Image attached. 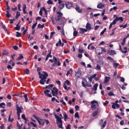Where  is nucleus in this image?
Masks as SVG:
<instances>
[{"instance_id":"obj_1","label":"nucleus","mask_w":129,"mask_h":129,"mask_svg":"<svg viewBox=\"0 0 129 129\" xmlns=\"http://www.w3.org/2000/svg\"><path fill=\"white\" fill-rule=\"evenodd\" d=\"M42 73L43 74H41L40 72H38L39 78L41 79L39 81V83L41 84V85H44L45 82H46V79H47V77H48V73L46 72H42Z\"/></svg>"},{"instance_id":"obj_2","label":"nucleus","mask_w":129,"mask_h":129,"mask_svg":"<svg viewBox=\"0 0 129 129\" xmlns=\"http://www.w3.org/2000/svg\"><path fill=\"white\" fill-rule=\"evenodd\" d=\"M54 117L56 119V122L58 127L59 128H63V122L62 121L63 116H62V114H60L59 116L58 115L55 114Z\"/></svg>"},{"instance_id":"obj_3","label":"nucleus","mask_w":129,"mask_h":129,"mask_svg":"<svg viewBox=\"0 0 129 129\" xmlns=\"http://www.w3.org/2000/svg\"><path fill=\"white\" fill-rule=\"evenodd\" d=\"M54 63L52 64L53 67H55V66H60L61 65V62L59 58H57L56 57H53Z\"/></svg>"},{"instance_id":"obj_4","label":"nucleus","mask_w":129,"mask_h":129,"mask_svg":"<svg viewBox=\"0 0 129 129\" xmlns=\"http://www.w3.org/2000/svg\"><path fill=\"white\" fill-rule=\"evenodd\" d=\"M57 14V18H55V20L56 22H60V20L63 19L62 17H63V13L58 11L56 13Z\"/></svg>"},{"instance_id":"obj_5","label":"nucleus","mask_w":129,"mask_h":129,"mask_svg":"<svg viewBox=\"0 0 129 129\" xmlns=\"http://www.w3.org/2000/svg\"><path fill=\"white\" fill-rule=\"evenodd\" d=\"M103 123V124H102ZM107 123V122L106 121V120H105V121H104L103 122V120H102V119H101L99 121V125H101V129H103L105 127V126H106V124Z\"/></svg>"},{"instance_id":"obj_6","label":"nucleus","mask_w":129,"mask_h":129,"mask_svg":"<svg viewBox=\"0 0 129 129\" xmlns=\"http://www.w3.org/2000/svg\"><path fill=\"white\" fill-rule=\"evenodd\" d=\"M83 80L84 82V81L82 82V84L83 87H91L92 86V85H91V84L88 83V82H87V80H86V79H84ZM85 82H86V84H85Z\"/></svg>"},{"instance_id":"obj_7","label":"nucleus","mask_w":129,"mask_h":129,"mask_svg":"<svg viewBox=\"0 0 129 129\" xmlns=\"http://www.w3.org/2000/svg\"><path fill=\"white\" fill-rule=\"evenodd\" d=\"M51 93L52 96H57L58 95V89L55 87H53L52 89H51Z\"/></svg>"},{"instance_id":"obj_8","label":"nucleus","mask_w":129,"mask_h":129,"mask_svg":"<svg viewBox=\"0 0 129 129\" xmlns=\"http://www.w3.org/2000/svg\"><path fill=\"white\" fill-rule=\"evenodd\" d=\"M95 104H98V102L95 100H93L91 102V104H92L91 107L93 110L96 109V105Z\"/></svg>"},{"instance_id":"obj_9","label":"nucleus","mask_w":129,"mask_h":129,"mask_svg":"<svg viewBox=\"0 0 129 129\" xmlns=\"http://www.w3.org/2000/svg\"><path fill=\"white\" fill-rule=\"evenodd\" d=\"M16 110H17V114L18 116V117H20V115H21V113L22 112V108H21L18 104L16 105Z\"/></svg>"},{"instance_id":"obj_10","label":"nucleus","mask_w":129,"mask_h":129,"mask_svg":"<svg viewBox=\"0 0 129 129\" xmlns=\"http://www.w3.org/2000/svg\"><path fill=\"white\" fill-rule=\"evenodd\" d=\"M119 51H120L121 53H123V54H125L127 53V50H127V48L126 47H124L123 48V50H122L121 45L120 44H119Z\"/></svg>"},{"instance_id":"obj_11","label":"nucleus","mask_w":129,"mask_h":129,"mask_svg":"<svg viewBox=\"0 0 129 129\" xmlns=\"http://www.w3.org/2000/svg\"><path fill=\"white\" fill-rule=\"evenodd\" d=\"M65 6L67 9H68V10H70L71 8H72L73 4H72V3L71 2H67L65 3Z\"/></svg>"},{"instance_id":"obj_12","label":"nucleus","mask_w":129,"mask_h":129,"mask_svg":"<svg viewBox=\"0 0 129 129\" xmlns=\"http://www.w3.org/2000/svg\"><path fill=\"white\" fill-rule=\"evenodd\" d=\"M34 118H35V119H36L37 120V121H38L39 124H40V125H44V124H45V122L43 121L41 122V121H40V118H39V117H38L36 115H33Z\"/></svg>"},{"instance_id":"obj_13","label":"nucleus","mask_w":129,"mask_h":129,"mask_svg":"<svg viewBox=\"0 0 129 129\" xmlns=\"http://www.w3.org/2000/svg\"><path fill=\"white\" fill-rule=\"evenodd\" d=\"M49 92H50V90H45L44 91V93L46 96H47V97L51 98L52 94H49Z\"/></svg>"},{"instance_id":"obj_14","label":"nucleus","mask_w":129,"mask_h":129,"mask_svg":"<svg viewBox=\"0 0 129 129\" xmlns=\"http://www.w3.org/2000/svg\"><path fill=\"white\" fill-rule=\"evenodd\" d=\"M107 54L110 55V56H112L113 55H115L116 54V52L113 50H107Z\"/></svg>"},{"instance_id":"obj_15","label":"nucleus","mask_w":129,"mask_h":129,"mask_svg":"<svg viewBox=\"0 0 129 129\" xmlns=\"http://www.w3.org/2000/svg\"><path fill=\"white\" fill-rule=\"evenodd\" d=\"M115 106H116L117 108H119V107H120V106H119L118 104L115 103H112V108H113V109H115V108H116Z\"/></svg>"},{"instance_id":"obj_16","label":"nucleus","mask_w":129,"mask_h":129,"mask_svg":"<svg viewBox=\"0 0 129 129\" xmlns=\"http://www.w3.org/2000/svg\"><path fill=\"white\" fill-rule=\"evenodd\" d=\"M76 11H77L79 14H82V10L80 9L79 6L78 5H76V8H75Z\"/></svg>"},{"instance_id":"obj_17","label":"nucleus","mask_w":129,"mask_h":129,"mask_svg":"<svg viewBox=\"0 0 129 129\" xmlns=\"http://www.w3.org/2000/svg\"><path fill=\"white\" fill-rule=\"evenodd\" d=\"M91 29H92L91 24L87 23L86 25V29L87 30V31H89V30H91Z\"/></svg>"},{"instance_id":"obj_18","label":"nucleus","mask_w":129,"mask_h":129,"mask_svg":"<svg viewBox=\"0 0 129 129\" xmlns=\"http://www.w3.org/2000/svg\"><path fill=\"white\" fill-rule=\"evenodd\" d=\"M87 32V29L85 28H80V34H83L84 33H86Z\"/></svg>"},{"instance_id":"obj_19","label":"nucleus","mask_w":129,"mask_h":129,"mask_svg":"<svg viewBox=\"0 0 129 129\" xmlns=\"http://www.w3.org/2000/svg\"><path fill=\"white\" fill-rule=\"evenodd\" d=\"M81 72H80V71H79L76 73L75 76L76 77H77V78H80V76H81Z\"/></svg>"},{"instance_id":"obj_20","label":"nucleus","mask_w":129,"mask_h":129,"mask_svg":"<svg viewBox=\"0 0 129 129\" xmlns=\"http://www.w3.org/2000/svg\"><path fill=\"white\" fill-rule=\"evenodd\" d=\"M98 87V84L96 83L93 86V88L92 89V90H94V91H96L97 90V88Z\"/></svg>"},{"instance_id":"obj_21","label":"nucleus","mask_w":129,"mask_h":129,"mask_svg":"<svg viewBox=\"0 0 129 129\" xmlns=\"http://www.w3.org/2000/svg\"><path fill=\"white\" fill-rule=\"evenodd\" d=\"M116 22H118V21H121L120 23H121V22H123V19L122 17H116L115 19Z\"/></svg>"},{"instance_id":"obj_22","label":"nucleus","mask_w":129,"mask_h":129,"mask_svg":"<svg viewBox=\"0 0 129 129\" xmlns=\"http://www.w3.org/2000/svg\"><path fill=\"white\" fill-rule=\"evenodd\" d=\"M20 22L16 25V27H15V29L16 31H20L21 30V26H19Z\"/></svg>"},{"instance_id":"obj_23","label":"nucleus","mask_w":129,"mask_h":129,"mask_svg":"<svg viewBox=\"0 0 129 129\" xmlns=\"http://www.w3.org/2000/svg\"><path fill=\"white\" fill-rule=\"evenodd\" d=\"M63 118H64V121H67V119H68V115H67V114H66V112H64L63 113Z\"/></svg>"},{"instance_id":"obj_24","label":"nucleus","mask_w":129,"mask_h":129,"mask_svg":"<svg viewBox=\"0 0 129 129\" xmlns=\"http://www.w3.org/2000/svg\"><path fill=\"white\" fill-rule=\"evenodd\" d=\"M97 8L98 9H102L103 8H104V5L102 4L101 3H99L98 4Z\"/></svg>"},{"instance_id":"obj_25","label":"nucleus","mask_w":129,"mask_h":129,"mask_svg":"<svg viewBox=\"0 0 129 129\" xmlns=\"http://www.w3.org/2000/svg\"><path fill=\"white\" fill-rule=\"evenodd\" d=\"M64 7H65V4H64L63 3L60 4V5L58 7L59 10H63V9H64Z\"/></svg>"},{"instance_id":"obj_26","label":"nucleus","mask_w":129,"mask_h":129,"mask_svg":"<svg viewBox=\"0 0 129 129\" xmlns=\"http://www.w3.org/2000/svg\"><path fill=\"white\" fill-rule=\"evenodd\" d=\"M110 79V78L109 77H106L105 78V80H104V83H107V82H108V81H109V80Z\"/></svg>"},{"instance_id":"obj_27","label":"nucleus","mask_w":129,"mask_h":129,"mask_svg":"<svg viewBox=\"0 0 129 129\" xmlns=\"http://www.w3.org/2000/svg\"><path fill=\"white\" fill-rule=\"evenodd\" d=\"M20 16H21V12L18 11L16 13V15L15 16V19H19V17H20Z\"/></svg>"},{"instance_id":"obj_28","label":"nucleus","mask_w":129,"mask_h":129,"mask_svg":"<svg viewBox=\"0 0 129 129\" xmlns=\"http://www.w3.org/2000/svg\"><path fill=\"white\" fill-rule=\"evenodd\" d=\"M22 59H24V56L23 55V54H19V56L18 57L17 60V61H19L20 60H22Z\"/></svg>"},{"instance_id":"obj_29","label":"nucleus","mask_w":129,"mask_h":129,"mask_svg":"<svg viewBox=\"0 0 129 129\" xmlns=\"http://www.w3.org/2000/svg\"><path fill=\"white\" fill-rule=\"evenodd\" d=\"M116 30V27L114 28L112 30V33L110 34V36H113L114 35V33H115V31Z\"/></svg>"},{"instance_id":"obj_30","label":"nucleus","mask_w":129,"mask_h":129,"mask_svg":"<svg viewBox=\"0 0 129 129\" xmlns=\"http://www.w3.org/2000/svg\"><path fill=\"white\" fill-rule=\"evenodd\" d=\"M95 69H96V70L100 71V70H101V67L100 66H99V64H97Z\"/></svg>"},{"instance_id":"obj_31","label":"nucleus","mask_w":129,"mask_h":129,"mask_svg":"<svg viewBox=\"0 0 129 129\" xmlns=\"http://www.w3.org/2000/svg\"><path fill=\"white\" fill-rule=\"evenodd\" d=\"M97 114H98V111H95L92 113V116H93L94 117L96 116V115H97Z\"/></svg>"},{"instance_id":"obj_32","label":"nucleus","mask_w":129,"mask_h":129,"mask_svg":"<svg viewBox=\"0 0 129 129\" xmlns=\"http://www.w3.org/2000/svg\"><path fill=\"white\" fill-rule=\"evenodd\" d=\"M60 25H64L65 24V19H60Z\"/></svg>"},{"instance_id":"obj_33","label":"nucleus","mask_w":129,"mask_h":129,"mask_svg":"<svg viewBox=\"0 0 129 129\" xmlns=\"http://www.w3.org/2000/svg\"><path fill=\"white\" fill-rule=\"evenodd\" d=\"M24 97L25 99V102H28V95H27V94H25L24 95Z\"/></svg>"},{"instance_id":"obj_34","label":"nucleus","mask_w":129,"mask_h":129,"mask_svg":"<svg viewBox=\"0 0 129 129\" xmlns=\"http://www.w3.org/2000/svg\"><path fill=\"white\" fill-rule=\"evenodd\" d=\"M5 106H6V103L4 102L0 103V107L2 108H5Z\"/></svg>"},{"instance_id":"obj_35","label":"nucleus","mask_w":129,"mask_h":129,"mask_svg":"<svg viewBox=\"0 0 129 129\" xmlns=\"http://www.w3.org/2000/svg\"><path fill=\"white\" fill-rule=\"evenodd\" d=\"M37 24H38V22H37V21L35 23L33 24V25L32 26V30H35V28H36V26H37Z\"/></svg>"},{"instance_id":"obj_36","label":"nucleus","mask_w":129,"mask_h":129,"mask_svg":"<svg viewBox=\"0 0 129 129\" xmlns=\"http://www.w3.org/2000/svg\"><path fill=\"white\" fill-rule=\"evenodd\" d=\"M52 53V50H50L49 51L48 54L46 55L48 58L50 57V58H52V55H51V53Z\"/></svg>"},{"instance_id":"obj_37","label":"nucleus","mask_w":129,"mask_h":129,"mask_svg":"<svg viewBox=\"0 0 129 129\" xmlns=\"http://www.w3.org/2000/svg\"><path fill=\"white\" fill-rule=\"evenodd\" d=\"M108 96H114V93L113 92H110L108 93Z\"/></svg>"},{"instance_id":"obj_38","label":"nucleus","mask_w":129,"mask_h":129,"mask_svg":"<svg viewBox=\"0 0 129 129\" xmlns=\"http://www.w3.org/2000/svg\"><path fill=\"white\" fill-rule=\"evenodd\" d=\"M71 72H72V68L70 69V70L68 71L66 75L67 76H68V75H69V74H70V73H71Z\"/></svg>"},{"instance_id":"obj_39","label":"nucleus","mask_w":129,"mask_h":129,"mask_svg":"<svg viewBox=\"0 0 129 129\" xmlns=\"http://www.w3.org/2000/svg\"><path fill=\"white\" fill-rule=\"evenodd\" d=\"M11 114L9 115L8 121H11V122H13V121H14V118H12V119H11Z\"/></svg>"},{"instance_id":"obj_40","label":"nucleus","mask_w":129,"mask_h":129,"mask_svg":"<svg viewBox=\"0 0 129 129\" xmlns=\"http://www.w3.org/2000/svg\"><path fill=\"white\" fill-rule=\"evenodd\" d=\"M16 37H17L18 38H20V37H21L22 34H21V33L19 32H16Z\"/></svg>"},{"instance_id":"obj_41","label":"nucleus","mask_w":129,"mask_h":129,"mask_svg":"<svg viewBox=\"0 0 129 129\" xmlns=\"http://www.w3.org/2000/svg\"><path fill=\"white\" fill-rule=\"evenodd\" d=\"M78 35V31H74L73 33V36L74 37H76Z\"/></svg>"},{"instance_id":"obj_42","label":"nucleus","mask_w":129,"mask_h":129,"mask_svg":"<svg viewBox=\"0 0 129 129\" xmlns=\"http://www.w3.org/2000/svg\"><path fill=\"white\" fill-rule=\"evenodd\" d=\"M53 86H54V85L53 84H49L48 85V89H50V90H52V88H53Z\"/></svg>"},{"instance_id":"obj_43","label":"nucleus","mask_w":129,"mask_h":129,"mask_svg":"<svg viewBox=\"0 0 129 129\" xmlns=\"http://www.w3.org/2000/svg\"><path fill=\"white\" fill-rule=\"evenodd\" d=\"M106 31V28H104L103 30L100 33V35L102 36V35H103Z\"/></svg>"},{"instance_id":"obj_44","label":"nucleus","mask_w":129,"mask_h":129,"mask_svg":"<svg viewBox=\"0 0 129 129\" xmlns=\"http://www.w3.org/2000/svg\"><path fill=\"white\" fill-rule=\"evenodd\" d=\"M75 117H77V118H79V113L78 112L75 113Z\"/></svg>"},{"instance_id":"obj_45","label":"nucleus","mask_w":129,"mask_h":129,"mask_svg":"<svg viewBox=\"0 0 129 129\" xmlns=\"http://www.w3.org/2000/svg\"><path fill=\"white\" fill-rule=\"evenodd\" d=\"M51 23H52V25H55V21L54 20V17H52L51 18Z\"/></svg>"},{"instance_id":"obj_46","label":"nucleus","mask_w":129,"mask_h":129,"mask_svg":"<svg viewBox=\"0 0 129 129\" xmlns=\"http://www.w3.org/2000/svg\"><path fill=\"white\" fill-rule=\"evenodd\" d=\"M118 65H119V63H114L113 64V67H115V68H116V67H117V66H118Z\"/></svg>"},{"instance_id":"obj_47","label":"nucleus","mask_w":129,"mask_h":129,"mask_svg":"<svg viewBox=\"0 0 129 129\" xmlns=\"http://www.w3.org/2000/svg\"><path fill=\"white\" fill-rule=\"evenodd\" d=\"M7 106H8V107H12V103L11 102L7 103Z\"/></svg>"},{"instance_id":"obj_48","label":"nucleus","mask_w":129,"mask_h":129,"mask_svg":"<svg viewBox=\"0 0 129 129\" xmlns=\"http://www.w3.org/2000/svg\"><path fill=\"white\" fill-rule=\"evenodd\" d=\"M47 3L48 5H53V2L52 0H48Z\"/></svg>"},{"instance_id":"obj_49","label":"nucleus","mask_w":129,"mask_h":129,"mask_svg":"<svg viewBox=\"0 0 129 129\" xmlns=\"http://www.w3.org/2000/svg\"><path fill=\"white\" fill-rule=\"evenodd\" d=\"M107 60H109V61L113 60V58L110 56L107 57Z\"/></svg>"},{"instance_id":"obj_50","label":"nucleus","mask_w":129,"mask_h":129,"mask_svg":"<svg viewBox=\"0 0 129 129\" xmlns=\"http://www.w3.org/2000/svg\"><path fill=\"white\" fill-rule=\"evenodd\" d=\"M2 28L4 29V31H5V32H7V31H8V29H7V27L5 25H2Z\"/></svg>"},{"instance_id":"obj_51","label":"nucleus","mask_w":129,"mask_h":129,"mask_svg":"<svg viewBox=\"0 0 129 129\" xmlns=\"http://www.w3.org/2000/svg\"><path fill=\"white\" fill-rule=\"evenodd\" d=\"M25 72L26 74H29V73H30V70L28 69H26Z\"/></svg>"},{"instance_id":"obj_52","label":"nucleus","mask_w":129,"mask_h":129,"mask_svg":"<svg viewBox=\"0 0 129 129\" xmlns=\"http://www.w3.org/2000/svg\"><path fill=\"white\" fill-rule=\"evenodd\" d=\"M30 124H32L34 127H37V124L34 123L33 122H30Z\"/></svg>"},{"instance_id":"obj_53","label":"nucleus","mask_w":129,"mask_h":129,"mask_svg":"<svg viewBox=\"0 0 129 129\" xmlns=\"http://www.w3.org/2000/svg\"><path fill=\"white\" fill-rule=\"evenodd\" d=\"M65 84H67V85H70L71 83H70V82H69V80H66L65 81Z\"/></svg>"},{"instance_id":"obj_54","label":"nucleus","mask_w":129,"mask_h":129,"mask_svg":"<svg viewBox=\"0 0 129 129\" xmlns=\"http://www.w3.org/2000/svg\"><path fill=\"white\" fill-rule=\"evenodd\" d=\"M22 118H23V119H24V120H26V116L24 114H23L21 116Z\"/></svg>"},{"instance_id":"obj_55","label":"nucleus","mask_w":129,"mask_h":129,"mask_svg":"<svg viewBox=\"0 0 129 129\" xmlns=\"http://www.w3.org/2000/svg\"><path fill=\"white\" fill-rule=\"evenodd\" d=\"M13 47L14 50H18V49H19V47L16 45H14Z\"/></svg>"},{"instance_id":"obj_56","label":"nucleus","mask_w":129,"mask_h":129,"mask_svg":"<svg viewBox=\"0 0 129 129\" xmlns=\"http://www.w3.org/2000/svg\"><path fill=\"white\" fill-rule=\"evenodd\" d=\"M120 125H123L124 124V121L123 120H122L120 121Z\"/></svg>"},{"instance_id":"obj_57","label":"nucleus","mask_w":129,"mask_h":129,"mask_svg":"<svg viewBox=\"0 0 129 129\" xmlns=\"http://www.w3.org/2000/svg\"><path fill=\"white\" fill-rule=\"evenodd\" d=\"M16 56V54H13L11 55V57L12 58V60H15V58L14 57Z\"/></svg>"},{"instance_id":"obj_58","label":"nucleus","mask_w":129,"mask_h":129,"mask_svg":"<svg viewBox=\"0 0 129 129\" xmlns=\"http://www.w3.org/2000/svg\"><path fill=\"white\" fill-rule=\"evenodd\" d=\"M66 129H71V125L69 124L66 127Z\"/></svg>"},{"instance_id":"obj_59","label":"nucleus","mask_w":129,"mask_h":129,"mask_svg":"<svg viewBox=\"0 0 129 129\" xmlns=\"http://www.w3.org/2000/svg\"><path fill=\"white\" fill-rule=\"evenodd\" d=\"M84 52V50L82 49H79V53H83Z\"/></svg>"},{"instance_id":"obj_60","label":"nucleus","mask_w":129,"mask_h":129,"mask_svg":"<svg viewBox=\"0 0 129 129\" xmlns=\"http://www.w3.org/2000/svg\"><path fill=\"white\" fill-rule=\"evenodd\" d=\"M7 98L8 99H12V96H11L10 94H8L7 95Z\"/></svg>"},{"instance_id":"obj_61","label":"nucleus","mask_w":129,"mask_h":129,"mask_svg":"<svg viewBox=\"0 0 129 129\" xmlns=\"http://www.w3.org/2000/svg\"><path fill=\"white\" fill-rule=\"evenodd\" d=\"M7 68L8 69H13V67L10 64L7 66Z\"/></svg>"},{"instance_id":"obj_62","label":"nucleus","mask_w":129,"mask_h":129,"mask_svg":"<svg viewBox=\"0 0 129 129\" xmlns=\"http://www.w3.org/2000/svg\"><path fill=\"white\" fill-rule=\"evenodd\" d=\"M120 82H124V78H123V77H121V78H120Z\"/></svg>"},{"instance_id":"obj_63","label":"nucleus","mask_w":129,"mask_h":129,"mask_svg":"<svg viewBox=\"0 0 129 129\" xmlns=\"http://www.w3.org/2000/svg\"><path fill=\"white\" fill-rule=\"evenodd\" d=\"M107 104H108V101L106 100L104 103H103V105H104V106H105Z\"/></svg>"},{"instance_id":"obj_64","label":"nucleus","mask_w":129,"mask_h":129,"mask_svg":"<svg viewBox=\"0 0 129 129\" xmlns=\"http://www.w3.org/2000/svg\"><path fill=\"white\" fill-rule=\"evenodd\" d=\"M116 21L115 20H115H114L113 21H112V22L111 23V24H113V25H115V24H116Z\"/></svg>"}]
</instances>
